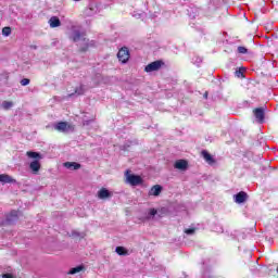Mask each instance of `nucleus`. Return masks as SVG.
Here are the masks:
<instances>
[{"label":"nucleus","mask_w":278,"mask_h":278,"mask_svg":"<svg viewBox=\"0 0 278 278\" xmlns=\"http://www.w3.org/2000/svg\"><path fill=\"white\" fill-rule=\"evenodd\" d=\"M162 66H166V63H164L162 60H156L154 62H151L144 67L146 73H154L156 71H160Z\"/></svg>","instance_id":"nucleus-5"},{"label":"nucleus","mask_w":278,"mask_h":278,"mask_svg":"<svg viewBox=\"0 0 278 278\" xmlns=\"http://www.w3.org/2000/svg\"><path fill=\"white\" fill-rule=\"evenodd\" d=\"M115 253H117V255H129V251H127V249L124 247H117L115 249Z\"/></svg>","instance_id":"nucleus-17"},{"label":"nucleus","mask_w":278,"mask_h":278,"mask_svg":"<svg viewBox=\"0 0 278 278\" xmlns=\"http://www.w3.org/2000/svg\"><path fill=\"white\" fill-rule=\"evenodd\" d=\"M12 34V28L10 26L3 27L2 28V35L3 36H10Z\"/></svg>","instance_id":"nucleus-21"},{"label":"nucleus","mask_w":278,"mask_h":278,"mask_svg":"<svg viewBox=\"0 0 278 278\" xmlns=\"http://www.w3.org/2000/svg\"><path fill=\"white\" fill-rule=\"evenodd\" d=\"M160 194H162V186L160 185H154L149 191L150 197H160Z\"/></svg>","instance_id":"nucleus-11"},{"label":"nucleus","mask_w":278,"mask_h":278,"mask_svg":"<svg viewBox=\"0 0 278 278\" xmlns=\"http://www.w3.org/2000/svg\"><path fill=\"white\" fill-rule=\"evenodd\" d=\"M14 180L10 175L8 174H0V184H14Z\"/></svg>","instance_id":"nucleus-14"},{"label":"nucleus","mask_w":278,"mask_h":278,"mask_svg":"<svg viewBox=\"0 0 278 278\" xmlns=\"http://www.w3.org/2000/svg\"><path fill=\"white\" fill-rule=\"evenodd\" d=\"M81 270H84V266H83V265H79V266H77V267L72 268V269L68 271V275H77V273H81Z\"/></svg>","instance_id":"nucleus-18"},{"label":"nucleus","mask_w":278,"mask_h":278,"mask_svg":"<svg viewBox=\"0 0 278 278\" xmlns=\"http://www.w3.org/2000/svg\"><path fill=\"white\" fill-rule=\"evenodd\" d=\"M149 214H150V216H155V214H157V210H155V208H150V210H149Z\"/></svg>","instance_id":"nucleus-25"},{"label":"nucleus","mask_w":278,"mask_h":278,"mask_svg":"<svg viewBox=\"0 0 278 278\" xmlns=\"http://www.w3.org/2000/svg\"><path fill=\"white\" fill-rule=\"evenodd\" d=\"M129 58H131L129 48L122 47L117 52V60H119L122 64H127L129 62Z\"/></svg>","instance_id":"nucleus-4"},{"label":"nucleus","mask_w":278,"mask_h":278,"mask_svg":"<svg viewBox=\"0 0 278 278\" xmlns=\"http://www.w3.org/2000/svg\"><path fill=\"white\" fill-rule=\"evenodd\" d=\"M84 36H86V34H84L79 30H75L72 36L73 42H79V40H83L85 42L84 47L79 48L80 53H86V51H88V49H90V39H87Z\"/></svg>","instance_id":"nucleus-2"},{"label":"nucleus","mask_w":278,"mask_h":278,"mask_svg":"<svg viewBox=\"0 0 278 278\" xmlns=\"http://www.w3.org/2000/svg\"><path fill=\"white\" fill-rule=\"evenodd\" d=\"M49 25L50 27L55 28V27H60V25H62V22L60 21V17L52 16L49 20Z\"/></svg>","instance_id":"nucleus-16"},{"label":"nucleus","mask_w":278,"mask_h":278,"mask_svg":"<svg viewBox=\"0 0 278 278\" xmlns=\"http://www.w3.org/2000/svg\"><path fill=\"white\" fill-rule=\"evenodd\" d=\"M26 155L27 157H29V160H34L29 163L30 173H33V175H38L40 173V169L42 168V165L40 164V160H42V154H40L39 152L27 151Z\"/></svg>","instance_id":"nucleus-1"},{"label":"nucleus","mask_w":278,"mask_h":278,"mask_svg":"<svg viewBox=\"0 0 278 278\" xmlns=\"http://www.w3.org/2000/svg\"><path fill=\"white\" fill-rule=\"evenodd\" d=\"M15 220H18V212L12 211L8 216H7V223L9 225H12V223H15Z\"/></svg>","instance_id":"nucleus-13"},{"label":"nucleus","mask_w":278,"mask_h":278,"mask_svg":"<svg viewBox=\"0 0 278 278\" xmlns=\"http://www.w3.org/2000/svg\"><path fill=\"white\" fill-rule=\"evenodd\" d=\"M31 80L29 78H24L20 81L21 86H29Z\"/></svg>","instance_id":"nucleus-23"},{"label":"nucleus","mask_w":278,"mask_h":278,"mask_svg":"<svg viewBox=\"0 0 278 278\" xmlns=\"http://www.w3.org/2000/svg\"><path fill=\"white\" fill-rule=\"evenodd\" d=\"M253 114L256 118V122H258L260 124L264 123V118H266V114L263 108L254 109Z\"/></svg>","instance_id":"nucleus-6"},{"label":"nucleus","mask_w":278,"mask_h":278,"mask_svg":"<svg viewBox=\"0 0 278 278\" xmlns=\"http://www.w3.org/2000/svg\"><path fill=\"white\" fill-rule=\"evenodd\" d=\"M2 278H14L12 274H2Z\"/></svg>","instance_id":"nucleus-26"},{"label":"nucleus","mask_w":278,"mask_h":278,"mask_svg":"<svg viewBox=\"0 0 278 278\" xmlns=\"http://www.w3.org/2000/svg\"><path fill=\"white\" fill-rule=\"evenodd\" d=\"M238 53H241L242 55L249 53V49L242 47V46H239L238 49H237Z\"/></svg>","instance_id":"nucleus-22"},{"label":"nucleus","mask_w":278,"mask_h":278,"mask_svg":"<svg viewBox=\"0 0 278 278\" xmlns=\"http://www.w3.org/2000/svg\"><path fill=\"white\" fill-rule=\"evenodd\" d=\"M204 99H207V92L204 93Z\"/></svg>","instance_id":"nucleus-27"},{"label":"nucleus","mask_w":278,"mask_h":278,"mask_svg":"<svg viewBox=\"0 0 278 278\" xmlns=\"http://www.w3.org/2000/svg\"><path fill=\"white\" fill-rule=\"evenodd\" d=\"M247 199H249V195L244 191H240L239 193H237L235 195V201H236V203H239V204L244 203L247 201Z\"/></svg>","instance_id":"nucleus-10"},{"label":"nucleus","mask_w":278,"mask_h":278,"mask_svg":"<svg viewBox=\"0 0 278 278\" xmlns=\"http://www.w3.org/2000/svg\"><path fill=\"white\" fill-rule=\"evenodd\" d=\"M85 92H86V89L84 88V85H80L75 89V94L81 96V94H85Z\"/></svg>","instance_id":"nucleus-20"},{"label":"nucleus","mask_w":278,"mask_h":278,"mask_svg":"<svg viewBox=\"0 0 278 278\" xmlns=\"http://www.w3.org/2000/svg\"><path fill=\"white\" fill-rule=\"evenodd\" d=\"M63 166L65 168H72L73 170H79V168H81V164L76 162H65Z\"/></svg>","instance_id":"nucleus-15"},{"label":"nucleus","mask_w":278,"mask_h":278,"mask_svg":"<svg viewBox=\"0 0 278 278\" xmlns=\"http://www.w3.org/2000/svg\"><path fill=\"white\" fill-rule=\"evenodd\" d=\"M54 129L56 131H66V129H71V126L66 122H59L55 124Z\"/></svg>","instance_id":"nucleus-12"},{"label":"nucleus","mask_w":278,"mask_h":278,"mask_svg":"<svg viewBox=\"0 0 278 278\" xmlns=\"http://www.w3.org/2000/svg\"><path fill=\"white\" fill-rule=\"evenodd\" d=\"M98 199L105 200V199H112V192L108 190L106 188H101L98 191Z\"/></svg>","instance_id":"nucleus-8"},{"label":"nucleus","mask_w":278,"mask_h":278,"mask_svg":"<svg viewBox=\"0 0 278 278\" xmlns=\"http://www.w3.org/2000/svg\"><path fill=\"white\" fill-rule=\"evenodd\" d=\"M14 106V102L12 101H3L2 102V108L3 110H10Z\"/></svg>","instance_id":"nucleus-19"},{"label":"nucleus","mask_w":278,"mask_h":278,"mask_svg":"<svg viewBox=\"0 0 278 278\" xmlns=\"http://www.w3.org/2000/svg\"><path fill=\"white\" fill-rule=\"evenodd\" d=\"M174 167L178 170H188V161L186 160H178L175 162Z\"/></svg>","instance_id":"nucleus-9"},{"label":"nucleus","mask_w":278,"mask_h":278,"mask_svg":"<svg viewBox=\"0 0 278 278\" xmlns=\"http://www.w3.org/2000/svg\"><path fill=\"white\" fill-rule=\"evenodd\" d=\"M194 231H197L195 228H187V229H185V233H187L188 236H191L192 233H194Z\"/></svg>","instance_id":"nucleus-24"},{"label":"nucleus","mask_w":278,"mask_h":278,"mask_svg":"<svg viewBox=\"0 0 278 278\" xmlns=\"http://www.w3.org/2000/svg\"><path fill=\"white\" fill-rule=\"evenodd\" d=\"M201 155L205 160V162L210 164V166H213V164H216V160H214V156H212V154H210L207 150H203L201 152Z\"/></svg>","instance_id":"nucleus-7"},{"label":"nucleus","mask_w":278,"mask_h":278,"mask_svg":"<svg viewBox=\"0 0 278 278\" xmlns=\"http://www.w3.org/2000/svg\"><path fill=\"white\" fill-rule=\"evenodd\" d=\"M127 184L131 186H140L142 184V177L131 174V170L127 169L125 173Z\"/></svg>","instance_id":"nucleus-3"}]
</instances>
